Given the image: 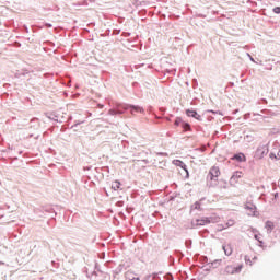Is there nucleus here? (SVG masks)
<instances>
[{"mask_svg":"<svg viewBox=\"0 0 280 280\" xmlns=\"http://www.w3.org/2000/svg\"><path fill=\"white\" fill-rule=\"evenodd\" d=\"M127 36H131V33H127Z\"/></svg>","mask_w":280,"mask_h":280,"instance_id":"obj_61","label":"nucleus"},{"mask_svg":"<svg viewBox=\"0 0 280 280\" xmlns=\"http://www.w3.org/2000/svg\"><path fill=\"white\" fill-rule=\"evenodd\" d=\"M222 249L224 250L226 257H231V255H233V247L231 246V244H223Z\"/></svg>","mask_w":280,"mask_h":280,"instance_id":"obj_13","label":"nucleus"},{"mask_svg":"<svg viewBox=\"0 0 280 280\" xmlns=\"http://www.w3.org/2000/svg\"><path fill=\"white\" fill-rule=\"evenodd\" d=\"M186 117H190L191 119H196L197 121H202V116L198 114V110L195 108L185 109Z\"/></svg>","mask_w":280,"mask_h":280,"instance_id":"obj_8","label":"nucleus"},{"mask_svg":"<svg viewBox=\"0 0 280 280\" xmlns=\"http://www.w3.org/2000/svg\"><path fill=\"white\" fill-rule=\"evenodd\" d=\"M246 211H249L254 218H257V206L253 202H247L245 205Z\"/></svg>","mask_w":280,"mask_h":280,"instance_id":"obj_12","label":"nucleus"},{"mask_svg":"<svg viewBox=\"0 0 280 280\" xmlns=\"http://www.w3.org/2000/svg\"><path fill=\"white\" fill-rule=\"evenodd\" d=\"M194 244V241H191V238H188L185 241V246L186 248L190 249L191 248V245Z\"/></svg>","mask_w":280,"mask_h":280,"instance_id":"obj_28","label":"nucleus"},{"mask_svg":"<svg viewBox=\"0 0 280 280\" xmlns=\"http://www.w3.org/2000/svg\"><path fill=\"white\" fill-rule=\"evenodd\" d=\"M90 187H95V182H90Z\"/></svg>","mask_w":280,"mask_h":280,"instance_id":"obj_46","label":"nucleus"},{"mask_svg":"<svg viewBox=\"0 0 280 280\" xmlns=\"http://www.w3.org/2000/svg\"><path fill=\"white\" fill-rule=\"evenodd\" d=\"M112 189L113 191H119L121 188V182L119 179H116L112 183Z\"/></svg>","mask_w":280,"mask_h":280,"instance_id":"obj_15","label":"nucleus"},{"mask_svg":"<svg viewBox=\"0 0 280 280\" xmlns=\"http://www.w3.org/2000/svg\"><path fill=\"white\" fill-rule=\"evenodd\" d=\"M277 154H278V159H280V150L278 151V153H277Z\"/></svg>","mask_w":280,"mask_h":280,"instance_id":"obj_54","label":"nucleus"},{"mask_svg":"<svg viewBox=\"0 0 280 280\" xmlns=\"http://www.w3.org/2000/svg\"><path fill=\"white\" fill-rule=\"evenodd\" d=\"M28 137H30V138L34 137V133H31Z\"/></svg>","mask_w":280,"mask_h":280,"instance_id":"obj_58","label":"nucleus"},{"mask_svg":"<svg viewBox=\"0 0 280 280\" xmlns=\"http://www.w3.org/2000/svg\"><path fill=\"white\" fill-rule=\"evenodd\" d=\"M152 280H161V277H159V273H153Z\"/></svg>","mask_w":280,"mask_h":280,"instance_id":"obj_37","label":"nucleus"},{"mask_svg":"<svg viewBox=\"0 0 280 280\" xmlns=\"http://www.w3.org/2000/svg\"><path fill=\"white\" fill-rule=\"evenodd\" d=\"M243 176H244V173H242V171L233 172V174L230 178V185L235 187V185H237V183H240V178H242Z\"/></svg>","mask_w":280,"mask_h":280,"instance_id":"obj_9","label":"nucleus"},{"mask_svg":"<svg viewBox=\"0 0 280 280\" xmlns=\"http://www.w3.org/2000/svg\"><path fill=\"white\" fill-rule=\"evenodd\" d=\"M104 191H105L106 196H108V191L106 190V188H104Z\"/></svg>","mask_w":280,"mask_h":280,"instance_id":"obj_53","label":"nucleus"},{"mask_svg":"<svg viewBox=\"0 0 280 280\" xmlns=\"http://www.w3.org/2000/svg\"><path fill=\"white\" fill-rule=\"evenodd\" d=\"M168 262H170V266H174V264H176V259L174 258V256L172 255L168 256Z\"/></svg>","mask_w":280,"mask_h":280,"instance_id":"obj_30","label":"nucleus"},{"mask_svg":"<svg viewBox=\"0 0 280 280\" xmlns=\"http://www.w3.org/2000/svg\"><path fill=\"white\" fill-rule=\"evenodd\" d=\"M226 226H233V220H230V221L226 223Z\"/></svg>","mask_w":280,"mask_h":280,"instance_id":"obj_43","label":"nucleus"},{"mask_svg":"<svg viewBox=\"0 0 280 280\" xmlns=\"http://www.w3.org/2000/svg\"><path fill=\"white\" fill-rule=\"evenodd\" d=\"M106 170H107V172H110V168L108 166H106Z\"/></svg>","mask_w":280,"mask_h":280,"instance_id":"obj_56","label":"nucleus"},{"mask_svg":"<svg viewBox=\"0 0 280 280\" xmlns=\"http://www.w3.org/2000/svg\"><path fill=\"white\" fill-rule=\"evenodd\" d=\"M92 167H93V166H88V167H85V170H92Z\"/></svg>","mask_w":280,"mask_h":280,"instance_id":"obj_52","label":"nucleus"},{"mask_svg":"<svg viewBox=\"0 0 280 280\" xmlns=\"http://www.w3.org/2000/svg\"><path fill=\"white\" fill-rule=\"evenodd\" d=\"M178 196H180V192H173V194L168 197V202H174V200H176V198H178Z\"/></svg>","mask_w":280,"mask_h":280,"instance_id":"obj_24","label":"nucleus"},{"mask_svg":"<svg viewBox=\"0 0 280 280\" xmlns=\"http://www.w3.org/2000/svg\"><path fill=\"white\" fill-rule=\"evenodd\" d=\"M220 176V167L212 166L209 170L207 180L209 184V187H217L218 186V178Z\"/></svg>","mask_w":280,"mask_h":280,"instance_id":"obj_3","label":"nucleus"},{"mask_svg":"<svg viewBox=\"0 0 280 280\" xmlns=\"http://www.w3.org/2000/svg\"><path fill=\"white\" fill-rule=\"evenodd\" d=\"M174 255H176L179 259H183V257H185V254L179 249L174 250Z\"/></svg>","mask_w":280,"mask_h":280,"instance_id":"obj_26","label":"nucleus"},{"mask_svg":"<svg viewBox=\"0 0 280 280\" xmlns=\"http://www.w3.org/2000/svg\"><path fill=\"white\" fill-rule=\"evenodd\" d=\"M208 113H212V115H224V114H222V112L213 110V109H209Z\"/></svg>","mask_w":280,"mask_h":280,"instance_id":"obj_32","label":"nucleus"},{"mask_svg":"<svg viewBox=\"0 0 280 280\" xmlns=\"http://www.w3.org/2000/svg\"><path fill=\"white\" fill-rule=\"evenodd\" d=\"M88 180H91V177H90V176H88Z\"/></svg>","mask_w":280,"mask_h":280,"instance_id":"obj_64","label":"nucleus"},{"mask_svg":"<svg viewBox=\"0 0 280 280\" xmlns=\"http://www.w3.org/2000/svg\"><path fill=\"white\" fill-rule=\"evenodd\" d=\"M126 113H130L131 115H135V113H145V109L142 106L133 105V104H127V103H119L114 106V108H110L108 110V115L112 117H115L117 115H124Z\"/></svg>","mask_w":280,"mask_h":280,"instance_id":"obj_1","label":"nucleus"},{"mask_svg":"<svg viewBox=\"0 0 280 280\" xmlns=\"http://www.w3.org/2000/svg\"><path fill=\"white\" fill-rule=\"evenodd\" d=\"M262 104H268V101L266 98H262Z\"/></svg>","mask_w":280,"mask_h":280,"instance_id":"obj_48","label":"nucleus"},{"mask_svg":"<svg viewBox=\"0 0 280 280\" xmlns=\"http://www.w3.org/2000/svg\"><path fill=\"white\" fill-rule=\"evenodd\" d=\"M256 115H259L261 117V114H256V113L254 114V117H256Z\"/></svg>","mask_w":280,"mask_h":280,"instance_id":"obj_57","label":"nucleus"},{"mask_svg":"<svg viewBox=\"0 0 280 280\" xmlns=\"http://www.w3.org/2000/svg\"><path fill=\"white\" fill-rule=\"evenodd\" d=\"M124 264L118 265V267L113 271L114 275V279L116 277V275H121V272H124Z\"/></svg>","mask_w":280,"mask_h":280,"instance_id":"obj_19","label":"nucleus"},{"mask_svg":"<svg viewBox=\"0 0 280 280\" xmlns=\"http://www.w3.org/2000/svg\"><path fill=\"white\" fill-rule=\"evenodd\" d=\"M30 72L27 70H21L15 72V78L23 80V78H25V75H28Z\"/></svg>","mask_w":280,"mask_h":280,"instance_id":"obj_17","label":"nucleus"},{"mask_svg":"<svg viewBox=\"0 0 280 280\" xmlns=\"http://www.w3.org/2000/svg\"><path fill=\"white\" fill-rule=\"evenodd\" d=\"M185 172V180L189 179V168L187 167V164H184V166L180 167Z\"/></svg>","mask_w":280,"mask_h":280,"instance_id":"obj_22","label":"nucleus"},{"mask_svg":"<svg viewBox=\"0 0 280 280\" xmlns=\"http://www.w3.org/2000/svg\"><path fill=\"white\" fill-rule=\"evenodd\" d=\"M156 156H170L167 152H158Z\"/></svg>","mask_w":280,"mask_h":280,"instance_id":"obj_36","label":"nucleus"},{"mask_svg":"<svg viewBox=\"0 0 280 280\" xmlns=\"http://www.w3.org/2000/svg\"><path fill=\"white\" fill-rule=\"evenodd\" d=\"M174 126L178 127L180 126L184 130V132H191V124H189L188 121H185V119H183V117L177 116L174 120Z\"/></svg>","mask_w":280,"mask_h":280,"instance_id":"obj_7","label":"nucleus"},{"mask_svg":"<svg viewBox=\"0 0 280 280\" xmlns=\"http://www.w3.org/2000/svg\"><path fill=\"white\" fill-rule=\"evenodd\" d=\"M259 235H261V234H255V235H254V238H255L257 242H259V240H261V238L259 237Z\"/></svg>","mask_w":280,"mask_h":280,"instance_id":"obj_40","label":"nucleus"},{"mask_svg":"<svg viewBox=\"0 0 280 280\" xmlns=\"http://www.w3.org/2000/svg\"><path fill=\"white\" fill-rule=\"evenodd\" d=\"M52 265L55 268H58V264H56V261H52Z\"/></svg>","mask_w":280,"mask_h":280,"instance_id":"obj_49","label":"nucleus"},{"mask_svg":"<svg viewBox=\"0 0 280 280\" xmlns=\"http://www.w3.org/2000/svg\"><path fill=\"white\" fill-rule=\"evenodd\" d=\"M231 161H236V163H246V155L242 152H237L232 155Z\"/></svg>","mask_w":280,"mask_h":280,"instance_id":"obj_10","label":"nucleus"},{"mask_svg":"<svg viewBox=\"0 0 280 280\" xmlns=\"http://www.w3.org/2000/svg\"><path fill=\"white\" fill-rule=\"evenodd\" d=\"M36 140L40 139V136L38 135L37 137H35Z\"/></svg>","mask_w":280,"mask_h":280,"instance_id":"obj_55","label":"nucleus"},{"mask_svg":"<svg viewBox=\"0 0 280 280\" xmlns=\"http://www.w3.org/2000/svg\"><path fill=\"white\" fill-rule=\"evenodd\" d=\"M129 280H141L139 277L129 278Z\"/></svg>","mask_w":280,"mask_h":280,"instance_id":"obj_45","label":"nucleus"},{"mask_svg":"<svg viewBox=\"0 0 280 280\" xmlns=\"http://www.w3.org/2000/svg\"><path fill=\"white\" fill-rule=\"evenodd\" d=\"M167 73H172V70H167Z\"/></svg>","mask_w":280,"mask_h":280,"instance_id":"obj_63","label":"nucleus"},{"mask_svg":"<svg viewBox=\"0 0 280 280\" xmlns=\"http://www.w3.org/2000/svg\"><path fill=\"white\" fill-rule=\"evenodd\" d=\"M245 262L249 264V266H253V260H250V257L245 256Z\"/></svg>","mask_w":280,"mask_h":280,"instance_id":"obj_35","label":"nucleus"},{"mask_svg":"<svg viewBox=\"0 0 280 280\" xmlns=\"http://www.w3.org/2000/svg\"><path fill=\"white\" fill-rule=\"evenodd\" d=\"M0 266H5V262L0 260Z\"/></svg>","mask_w":280,"mask_h":280,"instance_id":"obj_51","label":"nucleus"},{"mask_svg":"<svg viewBox=\"0 0 280 280\" xmlns=\"http://www.w3.org/2000/svg\"><path fill=\"white\" fill-rule=\"evenodd\" d=\"M24 32L28 33L30 32V28H27L26 25H24Z\"/></svg>","mask_w":280,"mask_h":280,"instance_id":"obj_47","label":"nucleus"},{"mask_svg":"<svg viewBox=\"0 0 280 280\" xmlns=\"http://www.w3.org/2000/svg\"><path fill=\"white\" fill-rule=\"evenodd\" d=\"M86 120H74V124L70 127V130H74V132H78V126H82V124H85Z\"/></svg>","mask_w":280,"mask_h":280,"instance_id":"obj_16","label":"nucleus"},{"mask_svg":"<svg viewBox=\"0 0 280 280\" xmlns=\"http://www.w3.org/2000/svg\"><path fill=\"white\" fill-rule=\"evenodd\" d=\"M44 27H46V30H50V27H54V24L45 22Z\"/></svg>","mask_w":280,"mask_h":280,"instance_id":"obj_33","label":"nucleus"},{"mask_svg":"<svg viewBox=\"0 0 280 280\" xmlns=\"http://www.w3.org/2000/svg\"><path fill=\"white\" fill-rule=\"evenodd\" d=\"M121 33V30H114L113 31V36H117Z\"/></svg>","mask_w":280,"mask_h":280,"instance_id":"obj_39","label":"nucleus"},{"mask_svg":"<svg viewBox=\"0 0 280 280\" xmlns=\"http://www.w3.org/2000/svg\"><path fill=\"white\" fill-rule=\"evenodd\" d=\"M247 56H248L250 62H255V58H253V56H250V54L247 52Z\"/></svg>","mask_w":280,"mask_h":280,"instance_id":"obj_41","label":"nucleus"},{"mask_svg":"<svg viewBox=\"0 0 280 280\" xmlns=\"http://www.w3.org/2000/svg\"><path fill=\"white\" fill-rule=\"evenodd\" d=\"M39 218H50V220H56L58 212L56 211V208L54 206H42L39 208Z\"/></svg>","mask_w":280,"mask_h":280,"instance_id":"obj_2","label":"nucleus"},{"mask_svg":"<svg viewBox=\"0 0 280 280\" xmlns=\"http://www.w3.org/2000/svg\"><path fill=\"white\" fill-rule=\"evenodd\" d=\"M220 222V217L218 215H210V217H200L197 219V224L199 226H207V224H218Z\"/></svg>","mask_w":280,"mask_h":280,"instance_id":"obj_4","label":"nucleus"},{"mask_svg":"<svg viewBox=\"0 0 280 280\" xmlns=\"http://www.w3.org/2000/svg\"><path fill=\"white\" fill-rule=\"evenodd\" d=\"M105 35H106V36H110V28H107V30L105 31Z\"/></svg>","mask_w":280,"mask_h":280,"instance_id":"obj_42","label":"nucleus"},{"mask_svg":"<svg viewBox=\"0 0 280 280\" xmlns=\"http://www.w3.org/2000/svg\"><path fill=\"white\" fill-rule=\"evenodd\" d=\"M206 198L202 197L200 200L196 201L195 203H192L190 206V213L194 212V211H202V201H205Z\"/></svg>","mask_w":280,"mask_h":280,"instance_id":"obj_11","label":"nucleus"},{"mask_svg":"<svg viewBox=\"0 0 280 280\" xmlns=\"http://www.w3.org/2000/svg\"><path fill=\"white\" fill-rule=\"evenodd\" d=\"M199 223H198V219H195L190 222V229H198Z\"/></svg>","mask_w":280,"mask_h":280,"instance_id":"obj_25","label":"nucleus"},{"mask_svg":"<svg viewBox=\"0 0 280 280\" xmlns=\"http://www.w3.org/2000/svg\"><path fill=\"white\" fill-rule=\"evenodd\" d=\"M220 264H222V259H215L211 262H208L207 266H209V268H218V266H220Z\"/></svg>","mask_w":280,"mask_h":280,"instance_id":"obj_18","label":"nucleus"},{"mask_svg":"<svg viewBox=\"0 0 280 280\" xmlns=\"http://www.w3.org/2000/svg\"><path fill=\"white\" fill-rule=\"evenodd\" d=\"M264 244H265V243H264V241H261V238L258 240V246H259V248H262V250H266V246H265Z\"/></svg>","mask_w":280,"mask_h":280,"instance_id":"obj_31","label":"nucleus"},{"mask_svg":"<svg viewBox=\"0 0 280 280\" xmlns=\"http://www.w3.org/2000/svg\"><path fill=\"white\" fill-rule=\"evenodd\" d=\"M127 213H130V211L128 210V208L126 209Z\"/></svg>","mask_w":280,"mask_h":280,"instance_id":"obj_62","label":"nucleus"},{"mask_svg":"<svg viewBox=\"0 0 280 280\" xmlns=\"http://www.w3.org/2000/svg\"><path fill=\"white\" fill-rule=\"evenodd\" d=\"M265 229H267V233H272L275 231V223L270 220L266 221Z\"/></svg>","mask_w":280,"mask_h":280,"instance_id":"obj_14","label":"nucleus"},{"mask_svg":"<svg viewBox=\"0 0 280 280\" xmlns=\"http://www.w3.org/2000/svg\"><path fill=\"white\" fill-rule=\"evenodd\" d=\"M261 115H267L268 117H270V115H272V110L270 109H262L260 110Z\"/></svg>","mask_w":280,"mask_h":280,"instance_id":"obj_29","label":"nucleus"},{"mask_svg":"<svg viewBox=\"0 0 280 280\" xmlns=\"http://www.w3.org/2000/svg\"><path fill=\"white\" fill-rule=\"evenodd\" d=\"M173 75H176V70H174Z\"/></svg>","mask_w":280,"mask_h":280,"instance_id":"obj_60","label":"nucleus"},{"mask_svg":"<svg viewBox=\"0 0 280 280\" xmlns=\"http://www.w3.org/2000/svg\"><path fill=\"white\" fill-rule=\"evenodd\" d=\"M67 86H68V89H71V82H69V83L67 84Z\"/></svg>","mask_w":280,"mask_h":280,"instance_id":"obj_50","label":"nucleus"},{"mask_svg":"<svg viewBox=\"0 0 280 280\" xmlns=\"http://www.w3.org/2000/svg\"><path fill=\"white\" fill-rule=\"evenodd\" d=\"M13 160H14V161H19V158L15 156Z\"/></svg>","mask_w":280,"mask_h":280,"instance_id":"obj_59","label":"nucleus"},{"mask_svg":"<svg viewBox=\"0 0 280 280\" xmlns=\"http://www.w3.org/2000/svg\"><path fill=\"white\" fill-rule=\"evenodd\" d=\"M268 152H270V147L268 144H260L254 153V159H256V161H261L264 156L268 155Z\"/></svg>","mask_w":280,"mask_h":280,"instance_id":"obj_5","label":"nucleus"},{"mask_svg":"<svg viewBox=\"0 0 280 280\" xmlns=\"http://www.w3.org/2000/svg\"><path fill=\"white\" fill-rule=\"evenodd\" d=\"M124 205H125L124 200H118L116 202V207H124Z\"/></svg>","mask_w":280,"mask_h":280,"instance_id":"obj_38","label":"nucleus"},{"mask_svg":"<svg viewBox=\"0 0 280 280\" xmlns=\"http://www.w3.org/2000/svg\"><path fill=\"white\" fill-rule=\"evenodd\" d=\"M242 268H244L243 264H238L236 267L233 265H228L221 275H240L242 272Z\"/></svg>","mask_w":280,"mask_h":280,"instance_id":"obj_6","label":"nucleus"},{"mask_svg":"<svg viewBox=\"0 0 280 280\" xmlns=\"http://www.w3.org/2000/svg\"><path fill=\"white\" fill-rule=\"evenodd\" d=\"M47 117L50 119V121H56L57 124H62V121L58 120V115L56 113H51Z\"/></svg>","mask_w":280,"mask_h":280,"instance_id":"obj_21","label":"nucleus"},{"mask_svg":"<svg viewBox=\"0 0 280 280\" xmlns=\"http://www.w3.org/2000/svg\"><path fill=\"white\" fill-rule=\"evenodd\" d=\"M269 159H271V161H279V156L275 152H270L269 153Z\"/></svg>","mask_w":280,"mask_h":280,"instance_id":"obj_27","label":"nucleus"},{"mask_svg":"<svg viewBox=\"0 0 280 280\" xmlns=\"http://www.w3.org/2000/svg\"><path fill=\"white\" fill-rule=\"evenodd\" d=\"M273 14H280V7H275L272 9Z\"/></svg>","mask_w":280,"mask_h":280,"instance_id":"obj_34","label":"nucleus"},{"mask_svg":"<svg viewBox=\"0 0 280 280\" xmlns=\"http://www.w3.org/2000/svg\"><path fill=\"white\" fill-rule=\"evenodd\" d=\"M172 164L175 165V167H180V168L185 167V162H183V160H178V159L173 160Z\"/></svg>","mask_w":280,"mask_h":280,"instance_id":"obj_20","label":"nucleus"},{"mask_svg":"<svg viewBox=\"0 0 280 280\" xmlns=\"http://www.w3.org/2000/svg\"><path fill=\"white\" fill-rule=\"evenodd\" d=\"M211 268H213V267H207V268H205L203 270H205V272H209V270H211Z\"/></svg>","mask_w":280,"mask_h":280,"instance_id":"obj_44","label":"nucleus"},{"mask_svg":"<svg viewBox=\"0 0 280 280\" xmlns=\"http://www.w3.org/2000/svg\"><path fill=\"white\" fill-rule=\"evenodd\" d=\"M185 172V180L189 179V168L187 167V164H184V166L180 167Z\"/></svg>","mask_w":280,"mask_h":280,"instance_id":"obj_23","label":"nucleus"}]
</instances>
